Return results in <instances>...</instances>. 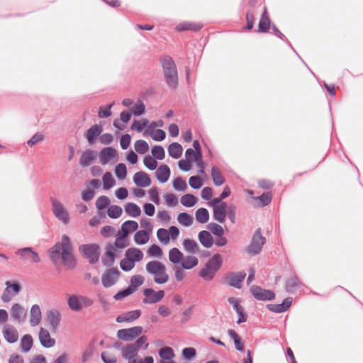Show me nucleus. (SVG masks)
<instances>
[{
	"label": "nucleus",
	"instance_id": "nucleus-49",
	"mask_svg": "<svg viewBox=\"0 0 363 363\" xmlns=\"http://www.w3.org/2000/svg\"><path fill=\"white\" fill-rule=\"evenodd\" d=\"M122 213V208L117 205H112L107 210V214L111 218H118L121 216Z\"/></svg>",
	"mask_w": 363,
	"mask_h": 363
},
{
	"label": "nucleus",
	"instance_id": "nucleus-27",
	"mask_svg": "<svg viewBox=\"0 0 363 363\" xmlns=\"http://www.w3.org/2000/svg\"><path fill=\"white\" fill-rule=\"evenodd\" d=\"M102 130L103 129L101 125H94L86 130L84 136L89 143L91 145L94 143L96 138L101 133Z\"/></svg>",
	"mask_w": 363,
	"mask_h": 363
},
{
	"label": "nucleus",
	"instance_id": "nucleus-17",
	"mask_svg": "<svg viewBox=\"0 0 363 363\" xmlns=\"http://www.w3.org/2000/svg\"><path fill=\"white\" fill-rule=\"evenodd\" d=\"M250 291L252 295L258 300L267 301L274 298V294L272 291L263 289L257 286H252Z\"/></svg>",
	"mask_w": 363,
	"mask_h": 363
},
{
	"label": "nucleus",
	"instance_id": "nucleus-4",
	"mask_svg": "<svg viewBox=\"0 0 363 363\" xmlns=\"http://www.w3.org/2000/svg\"><path fill=\"white\" fill-rule=\"evenodd\" d=\"M139 350L133 345L128 344L121 348L122 357L127 361V363H154V359L151 356L141 358L138 354Z\"/></svg>",
	"mask_w": 363,
	"mask_h": 363
},
{
	"label": "nucleus",
	"instance_id": "nucleus-40",
	"mask_svg": "<svg viewBox=\"0 0 363 363\" xmlns=\"http://www.w3.org/2000/svg\"><path fill=\"white\" fill-rule=\"evenodd\" d=\"M198 263L197 257L193 255H188L183 257L181 265L185 269H191L196 267Z\"/></svg>",
	"mask_w": 363,
	"mask_h": 363
},
{
	"label": "nucleus",
	"instance_id": "nucleus-18",
	"mask_svg": "<svg viewBox=\"0 0 363 363\" xmlns=\"http://www.w3.org/2000/svg\"><path fill=\"white\" fill-rule=\"evenodd\" d=\"M61 313L57 309L50 310L46 314V320L52 330H56L61 322Z\"/></svg>",
	"mask_w": 363,
	"mask_h": 363
},
{
	"label": "nucleus",
	"instance_id": "nucleus-51",
	"mask_svg": "<svg viewBox=\"0 0 363 363\" xmlns=\"http://www.w3.org/2000/svg\"><path fill=\"white\" fill-rule=\"evenodd\" d=\"M134 147L135 151L139 154H145L149 150V145L146 141L138 140L135 143Z\"/></svg>",
	"mask_w": 363,
	"mask_h": 363
},
{
	"label": "nucleus",
	"instance_id": "nucleus-41",
	"mask_svg": "<svg viewBox=\"0 0 363 363\" xmlns=\"http://www.w3.org/2000/svg\"><path fill=\"white\" fill-rule=\"evenodd\" d=\"M182 151L183 148L178 143H173L169 145V155L174 159L179 158L182 155Z\"/></svg>",
	"mask_w": 363,
	"mask_h": 363
},
{
	"label": "nucleus",
	"instance_id": "nucleus-42",
	"mask_svg": "<svg viewBox=\"0 0 363 363\" xmlns=\"http://www.w3.org/2000/svg\"><path fill=\"white\" fill-rule=\"evenodd\" d=\"M125 213L131 217H139L141 214L140 208L134 203H128L125 206Z\"/></svg>",
	"mask_w": 363,
	"mask_h": 363
},
{
	"label": "nucleus",
	"instance_id": "nucleus-22",
	"mask_svg": "<svg viewBox=\"0 0 363 363\" xmlns=\"http://www.w3.org/2000/svg\"><path fill=\"white\" fill-rule=\"evenodd\" d=\"M11 314L12 318L18 323H21L26 318V310L18 303H15L11 307Z\"/></svg>",
	"mask_w": 363,
	"mask_h": 363
},
{
	"label": "nucleus",
	"instance_id": "nucleus-32",
	"mask_svg": "<svg viewBox=\"0 0 363 363\" xmlns=\"http://www.w3.org/2000/svg\"><path fill=\"white\" fill-rule=\"evenodd\" d=\"M138 228V223L136 221L128 220L122 224L119 232L123 233L124 235L128 236L129 234L136 231Z\"/></svg>",
	"mask_w": 363,
	"mask_h": 363
},
{
	"label": "nucleus",
	"instance_id": "nucleus-28",
	"mask_svg": "<svg viewBox=\"0 0 363 363\" xmlns=\"http://www.w3.org/2000/svg\"><path fill=\"white\" fill-rule=\"evenodd\" d=\"M292 303V298L288 297L285 298L281 304H269L267 308L276 313H282L286 311L291 306Z\"/></svg>",
	"mask_w": 363,
	"mask_h": 363
},
{
	"label": "nucleus",
	"instance_id": "nucleus-47",
	"mask_svg": "<svg viewBox=\"0 0 363 363\" xmlns=\"http://www.w3.org/2000/svg\"><path fill=\"white\" fill-rule=\"evenodd\" d=\"M197 198L190 194H186L181 197V203L186 207H192L197 202Z\"/></svg>",
	"mask_w": 363,
	"mask_h": 363
},
{
	"label": "nucleus",
	"instance_id": "nucleus-59",
	"mask_svg": "<svg viewBox=\"0 0 363 363\" xmlns=\"http://www.w3.org/2000/svg\"><path fill=\"white\" fill-rule=\"evenodd\" d=\"M110 204L109 199L106 196L99 197L96 201V206L99 210L106 208Z\"/></svg>",
	"mask_w": 363,
	"mask_h": 363
},
{
	"label": "nucleus",
	"instance_id": "nucleus-55",
	"mask_svg": "<svg viewBox=\"0 0 363 363\" xmlns=\"http://www.w3.org/2000/svg\"><path fill=\"white\" fill-rule=\"evenodd\" d=\"M150 135L151 138L156 141H162L166 137L165 132L162 129L150 130Z\"/></svg>",
	"mask_w": 363,
	"mask_h": 363
},
{
	"label": "nucleus",
	"instance_id": "nucleus-58",
	"mask_svg": "<svg viewBox=\"0 0 363 363\" xmlns=\"http://www.w3.org/2000/svg\"><path fill=\"white\" fill-rule=\"evenodd\" d=\"M116 177L120 179H124L127 174V168L123 163L118 164L115 168Z\"/></svg>",
	"mask_w": 363,
	"mask_h": 363
},
{
	"label": "nucleus",
	"instance_id": "nucleus-30",
	"mask_svg": "<svg viewBox=\"0 0 363 363\" xmlns=\"http://www.w3.org/2000/svg\"><path fill=\"white\" fill-rule=\"evenodd\" d=\"M116 248L113 245H110L107 247L106 252L102 257V262L104 265L107 267H111L113 265L115 261L116 257Z\"/></svg>",
	"mask_w": 363,
	"mask_h": 363
},
{
	"label": "nucleus",
	"instance_id": "nucleus-53",
	"mask_svg": "<svg viewBox=\"0 0 363 363\" xmlns=\"http://www.w3.org/2000/svg\"><path fill=\"white\" fill-rule=\"evenodd\" d=\"M149 121L147 119L135 120L131 125V129L138 132L143 131L147 125Z\"/></svg>",
	"mask_w": 363,
	"mask_h": 363
},
{
	"label": "nucleus",
	"instance_id": "nucleus-7",
	"mask_svg": "<svg viewBox=\"0 0 363 363\" xmlns=\"http://www.w3.org/2000/svg\"><path fill=\"white\" fill-rule=\"evenodd\" d=\"M179 230L176 226H171L168 230L160 228L157 231V237L160 242L167 245L170 239L176 240L179 235Z\"/></svg>",
	"mask_w": 363,
	"mask_h": 363
},
{
	"label": "nucleus",
	"instance_id": "nucleus-46",
	"mask_svg": "<svg viewBox=\"0 0 363 363\" xmlns=\"http://www.w3.org/2000/svg\"><path fill=\"white\" fill-rule=\"evenodd\" d=\"M182 245L184 250L189 252H196L199 249V247L196 241L191 239L187 238L184 240Z\"/></svg>",
	"mask_w": 363,
	"mask_h": 363
},
{
	"label": "nucleus",
	"instance_id": "nucleus-23",
	"mask_svg": "<svg viewBox=\"0 0 363 363\" xmlns=\"http://www.w3.org/2000/svg\"><path fill=\"white\" fill-rule=\"evenodd\" d=\"M245 277V272L232 273L227 277V282L230 286L240 289Z\"/></svg>",
	"mask_w": 363,
	"mask_h": 363
},
{
	"label": "nucleus",
	"instance_id": "nucleus-61",
	"mask_svg": "<svg viewBox=\"0 0 363 363\" xmlns=\"http://www.w3.org/2000/svg\"><path fill=\"white\" fill-rule=\"evenodd\" d=\"M135 264V263H133L128 257L125 256L120 262L121 268L125 272H128L133 269Z\"/></svg>",
	"mask_w": 363,
	"mask_h": 363
},
{
	"label": "nucleus",
	"instance_id": "nucleus-39",
	"mask_svg": "<svg viewBox=\"0 0 363 363\" xmlns=\"http://www.w3.org/2000/svg\"><path fill=\"white\" fill-rule=\"evenodd\" d=\"M211 174L213 184L216 186H221L225 183V179L218 168L213 167L211 168Z\"/></svg>",
	"mask_w": 363,
	"mask_h": 363
},
{
	"label": "nucleus",
	"instance_id": "nucleus-48",
	"mask_svg": "<svg viewBox=\"0 0 363 363\" xmlns=\"http://www.w3.org/2000/svg\"><path fill=\"white\" fill-rule=\"evenodd\" d=\"M178 222L184 226H190L193 223V217L187 213H181L177 216Z\"/></svg>",
	"mask_w": 363,
	"mask_h": 363
},
{
	"label": "nucleus",
	"instance_id": "nucleus-20",
	"mask_svg": "<svg viewBox=\"0 0 363 363\" xmlns=\"http://www.w3.org/2000/svg\"><path fill=\"white\" fill-rule=\"evenodd\" d=\"M38 336L40 342L44 347L50 348L55 345V340L50 336L47 329L41 328Z\"/></svg>",
	"mask_w": 363,
	"mask_h": 363
},
{
	"label": "nucleus",
	"instance_id": "nucleus-29",
	"mask_svg": "<svg viewBox=\"0 0 363 363\" xmlns=\"http://www.w3.org/2000/svg\"><path fill=\"white\" fill-rule=\"evenodd\" d=\"M96 157V152L93 150H86L82 153L79 160V164L82 167H87L94 162Z\"/></svg>",
	"mask_w": 363,
	"mask_h": 363
},
{
	"label": "nucleus",
	"instance_id": "nucleus-9",
	"mask_svg": "<svg viewBox=\"0 0 363 363\" xmlns=\"http://www.w3.org/2000/svg\"><path fill=\"white\" fill-rule=\"evenodd\" d=\"M52 206L55 217L64 224H67L69 222V216L63 204L60 201L52 199Z\"/></svg>",
	"mask_w": 363,
	"mask_h": 363
},
{
	"label": "nucleus",
	"instance_id": "nucleus-21",
	"mask_svg": "<svg viewBox=\"0 0 363 363\" xmlns=\"http://www.w3.org/2000/svg\"><path fill=\"white\" fill-rule=\"evenodd\" d=\"M133 182L140 188L148 187L151 184V179L145 172H136L133 176Z\"/></svg>",
	"mask_w": 363,
	"mask_h": 363
},
{
	"label": "nucleus",
	"instance_id": "nucleus-44",
	"mask_svg": "<svg viewBox=\"0 0 363 363\" xmlns=\"http://www.w3.org/2000/svg\"><path fill=\"white\" fill-rule=\"evenodd\" d=\"M129 245L128 236L124 235L123 233L118 232L116 238L114 242V247L123 249Z\"/></svg>",
	"mask_w": 363,
	"mask_h": 363
},
{
	"label": "nucleus",
	"instance_id": "nucleus-1",
	"mask_svg": "<svg viewBox=\"0 0 363 363\" xmlns=\"http://www.w3.org/2000/svg\"><path fill=\"white\" fill-rule=\"evenodd\" d=\"M50 259L56 263L62 257L64 264L68 269L75 267L76 261L73 255V249L69 237L64 235L61 242L56 243L49 250Z\"/></svg>",
	"mask_w": 363,
	"mask_h": 363
},
{
	"label": "nucleus",
	"instance_id": "nucleus-57",
	"mask_svg": "<svg viewBox=\"0 0 363 363\" xmlns=\"http://www.w3.org/2000/svg\"><path fill=\"white\" fill-rule=\"evenodd\" d=\"M145 279L142 275H134L130 279V285L129 287L134 289V291L135 289L141 286L144 283Z\"/></svg>",
	"mask_w": 363,
	"mask_h": 363
},
{
	"label": "nucleus",
	"instance_id": "nucleus-54",
	"mask_svg": "<svg viewBox=\"0 0 363 363\" xmlns=\"http://www.w3.org/2000/svg\"><path fill=\"white\" fill-rule=\"evenodd\" d=\"M173 187L179 191H184L187 189L186 182L181 177H177L173 181Z\"/></svg>",
	"mask_w": 363,
	"mask_h": 363
},
{
	"label": "nucleus",
	"instance_id": "nucleus-62",
	"mask_svg": "<svg viewBox=\"0 0 363 363\" xmlns=\"http://www.w3.org/2000/svg\"><path fill=\"white\" fill-rule=\"evenodd\" d=\"M145 106L143 101H138L133 106L132 108L133 113L135 116H140L145 113Z\"/></svg>",
	"mask_w": 363,
	"mask_h": 363
},
{
	"label": "nucleus",
	"instance_id": "nucleus-8",
	"mask_svg": "<svg viewBox=\"0 0 363 363\" xmlns=\"http://www.w3.org/2000/svg\"><path fill=\"white\" fill-rule=\"evenodd\" d=\"M265 243V238L262 235L260 229H257L253 237L250 245L247 247V253L255 255L259 253Z\"/></svg>",
	"mask_w": 363,
	"mask_h": 363
},
{
	"label": "nucleus",
	"instance_id": "nucleus-31",
	"mask_svg": "<svg viewBox=\"0 0 363 363\" xmlns=\"http://www.w3.org/2000/svg\"><path fill=\"white\" fill-rule=\"evenodd\" d=\"M227 203H222L219 206H215L213 208V218L215 220L223 223L226 217Z\"/></svg>",
	"mask_w": 363,
	"mask_h": 363
},
{
	"label": "nucleus",
	"instance_id": "nucleus-14",
	"mask_svg": "<svg viewBox=\"0 0 363 363\" xmlns=\"http://www.w3.org/2000/svg\"><path fill=\"white\" fill-rule=\"evenodd\" d=\"M143 294L145 298L143 300V303L151 304L160 301L164 296V291L163 290L155 291L152 289H145L143 291Z\"/></svg>",
	"mask_w": 363,
	"mask_h": 363
},
{
	"label": "nucleus",
	"instance_id": "nucleus-12",
	"mask_svg": "<svg viewBox=\"0 0 363 363\" xmlns=\"http://www.w3.org/2000/svg\"><path fill=\"white\" fill-rule=\"evenodd\" d=\"M15 254L19 256L20 259L23 260H28L33 263L40 262L38 252L34 251L31 247L18 249L16 251Z\"/></svg>",
	"mask_w": 363,
	"mask_h": 363
},
{
	"label": "nucleus",
	"instance_id": "nucleus-2",
	"mask_svg": "<svg viewBox=\"0 0 363 363\" xmlns=\"http://www.w3.org/2000/svg\"><path fill=\"white\" fill-rule=\"evenodd\" d=\"M145 269L157 284H164L169 281L166 266L158 260L148 262L145 265Z\"/></svg>",
	"mask_w": 363,
	"mask_h": 363
},
{
	"label": "nucleus",
	"instance_id": "nucleus-50",
	"mask_svg": "<svg viewBox=\"0 0 363 363\" xmlns=\"http://www.w3.org/2000/svg\"><path fill=\"white\" fill-rule=\"evenodd\" d=\"M116 184V181L111 172H106L103 177V186L106 190L110 189Z\"/></svg>",
	"mask_w": 363,
	"mask_h": 363
},
{
	"label": "nucleus",
	"instance_id": "nucleus-52",
	"mask_svg": "<svg viewBox=\"0 0 363 363\" xmlns=\"http://www.w3.org/2000/svg\"><path fill=\"white\" fill-rule=\"evenodd\" d=\"M161 359H174L175 357L173 350L169 347H164L159 350Z\"/></svg>",
	"mask_w": 363,
	"mask_h": 363
},
{
	"label": "nucleus",
	"instance_id": "nucleus-60",
	"mask_svg": "<svg viewBox=\"0 0 363 363\" xmlns=\"http://www.w3.org/2000/svg\"><path fill=\"white\" fill-rule=\"evenodd\" d=\"M153 157L157 160H163L165 157L164 150L162 146L155 145L152 149Z\"/></svg>",
	"mask_w": 363,
	"mask_h": 363
},
{
	"label": "nucleus",
	"instance_id": "nucleus-10",
	"mask_svg": "<svg viewBox=\"0 0 363 363\" xmlns=\"http://www.w3.org/2000/svg\"><path fill=\"white\" fill-rule=\"evenodd\" d=\"M84 256L87 258L91 264H94L99 260L100 255L99 246L96 244L84 245L80 247Z\"/></svg>",
	"mask_w": 363,
	"mask_h": 363
},
{
	"label": "nucleus",
	"instance_id": "nucleus-64",
	"mask_svg": "<svg viewBox=\"0 0 363 363\" xmlns=\"http://www.w3.org/2000/svg\"><path fill=\"white\" fill-rule=\"evenodd\" d=\"M208 228L213 234L218 237H220L224 234V230L223 227L217 223H210Z\"/></svg>",
	"mask_w": 363,
	"mask_h": 363
},
{
	"label": "nucleus",
	"instance_id": "nucleus-38",
	"mask_svg": "<svg viewBox=\"0 0 363 363\" xmlns=\"http://www.w3.org/2000/svg\"><path fill=\"white\" fill-rule=\"evenodd\" d=\"M168 257L170 262L173 264H179L182 261L184 255L178 248L173 247L169 250Z\"/></svg>",
	"mask_w": 363,
	"mask_h": 363
},
{
	"label": "nucleus",
	"instance_id": "nucleus-13",
	"mask_svg": "<svg viewBox=\"0 0 363 363\" xmlns=\"http://www.w3.org/2000/svg\"><path fill=\"white\" fill-rule=\"evenodd\" d=\"M120 272L116 268L106 270L101 277V282L104 287L108 288L114 285L119 278Z\"/></svg>",
	"mask_w": 363,
	"mask_h": 363
},
{
	"label": "nucleus",
	"instance_id": "nucleus-3",
	"mask_svg": "<svg viewBox=\"0 0 363 363\" xmlns=\"http://www.w3.org/2000/svg\"><path fill=\"white\" fill-rule=\"evenodd\" d=\"M161 62L167 84L172 88H175L177 84L178 74L173 60L169 56H165Z\"/></svg>",
	"mask_w": 363,
	"mask_h": 363
},
{
	"label": "nucleus",
	"instance_id": "nucleus-35",
	"mask_svg": "<svg viewBox=\"0 0 363 363\" xmlns=\"http://www.w3.org/2000/svg\"><path fill=\"white\" fill-rule=\"evenodd\" d=\"M198 238L200 242L203 247L206 248H210L213 246L214 242L213 238L208 231L202 230L199 232Z\"/></svg>",
	"mask_w": 363,
	"mask_h": 363
},
{
	"label": "nucleus",
	"instance_id": "nucleus-33",
	"mask_svg": "<svg viewBox=\"0 0 363 363\" xmlns=\"http://www.w3.org/2000/svg\"><path fill=\"white\" fill-rule=\"evenodd\" d=\"M270 28V19L267 13V9L265 7L261 18L259 22L258 32L266 33Z\"/></svg>",
	"mask_w": 363,
	"mask_h": 363
},
{
	"label": "nucleus",
	"instance_id": "nucleus-5",
	"mask_svg": "<svg viewBox=\"0 0 363 363\" xmlns=\"http://www.w3.org/2000/svg\"><path fill=\"white\" fill-rule=\"evenodd\" d=\"M223 260L219 254L214 255L201 270L200 276L206 281L211 280L222 266Z\"/></svg>",
	"mask_w": 363,
	"mask_h": 363
},
{
	"label": "nucleus",
	"instance_id": "nucleus-56",
	"mask_svg": "<svg viewBox=\"0 0 363 363\" xmlns=\"http://www.w3.org/2000/svg\"><path fill=\"white\" fill-rule=\"evenodd\" d=\"M147 337L145 335L140 336L134 343H129V345H133L138 350H140L141 347H144V349H147L149 346V344L147 342Z\"/></svg>",
	"mask_w": 363,
	"mask_h": 363
},
{
	"label": "nucleus",
	"instance_id": "nucleus-37",
	"mask_svg": "<svg viewBox=\"0 0 363 363\" xmlns=\"http://www.w3.org/2000/svg\"><path fill=\"white\" fill-rule=\"evenodd\" d=\"M203 25L197 23L184 22L177 26V31L193 30L198 31L202 28Z\"/></svg>",
	"mask_w": 363,
	"mask_h": 363
},
{
	"label": "nucleus",
	"instance_id": "nucleus-25",
	"mask_svg": "<svg viewBox=\"0 0 363 363\" xmlns=\"http://www.w3.org/2000/svg\"><path fill=\"white\" fill-rule=\"evenodd\" d=\"M125 256L135 264V262H139L143 259L144 254L143 251L138 248L130 247L125 251Z\"/></svg>",
	"mask_w": 363,
	"mask_h": 363
},
{
	"label": "nucleus",
	"instance_id": "nucleus-11",
	"mask_svg": "<svg viewBox=\"0 0 363 363\" xmlns=\"http://www.w3.org/2000/svg\"><path fill=\"white\" fill-rule=\"evenodd\" d=\"M142 333L143 328L141 326L121 329L117 332V337L124 341H131L138 337Z\"/></svg>",
	"mask_w": 363,
	"mask_h": 363
},
{
	"label": "nucleus",
	"instance_id": "nucleus-26",
	"mask_svg": "<svg viewBox=\"0 0 363 363\" xmlns=\"http://www.w3.org/2000/svg\"><path fill=\"white\" fill-rule=\"evenodd\" d=\"M141 314L140 310H134L125 313L116 318L118 323H128L138 319Z\"/></svg>",
	"mask_w": 363,
	"mask_h": 363
},
{
	"label": "nucleus",
	"instance_id": "nucleus-43",
	"mask_svg": "<svg viewBox=\"0 0 363 363\" xmlns=\"http://www.w3.org/2000/svg\"><path fill=\"white\" fill-rule=\"evenodd\" d=\"M33 345V340L30 335H25L21 340V347L23 352H28L30 350Z\"/></svg>",
	"mask_w": 363,
	"mask_h": 363
},
{
	"label": "nucleus",
	"instance_id": "nucleus-34",
	"mask_svg": "<svg viewBox=\"0 0 363 363\" xmlns=\"http://www.w3.org/2000/svg\"><path fill=\"white\" fill-rule=\"evenodd\" d=\"M155 175L159 182L164 183L170 177V169L167 165L162 164L157 169Z\"/></svg>",
	"mask_w": 363,
	"mask_h": 363
},
{
	"label": "nucleus",
	"instance_id": "nucleus-15",
	"mask_svg": "<svg viewBox=\"0 0 363 363\" xmlns=\"http://www.w3.org/2000/svg\"><path fill=\"white\" fill-rule=\"evenodd\" d=\"M2 335L4 338L11 344L18 340L19 335L17 329L12 325L6 323L3 326Z\"/></svg>",
	"mask_w": 363,
	"mask_h": 363
},
{
	"label": "nucleus",
	"instance_id": "nucleus-6",
	"mask_svg": "<svg viewBox=\"0 0 363 363\" xmlns=\"http://www.w3.org/2000/svg\"><path fill=\"white\" fill-rule=\"evenodd\" d=\"M67 304L72 311L79 312L84 308L91 306L94 301L87 296L71 295L68 297Z\"/></svg>",
	"mask_w": 363,
	"mask_h": 363
},
{
	"label": "nucleus",
	"instance_id": "nucleus-19",
	"mask_svg": "<svg viewBox=\"0 0 363 363\" xmlns=\"http://www.w3.org/2000/svg\"><path fill=\"white\" fill-rule=\"evenodd\" d=\"M7 287L4 289L1 299L4 302L7 303L9 302L12 298L17 295L20 291V286L18 284H11L9 281L6 284Z\"/></svg>",
	"mask_w": 363,
	"mask_h": 363
},
{
	"label": "nucleus",
	"instance_id": "nucleus-16",
	"mask_svg": "<svg viewBox=\"0 0 363 363\" xmlns=\"http://www.w3.org/2000/svg\"><path fill=\"white\" fill-rule=\"evenodd\" d=\"M99 159L103 164H106L111 160L116 161L118 159L117 151L111 147H105L100 152Z\"/></svg>",
	"mask_w": 363,
	"mask_h": 363
},
{
	"label": "nucleus",
	"instance_id": "nucleus-63",
	"mask_svg": "<svg viewBox=\"0 0 363 363\" xmlns=\"http://www.w3.org/2000/svg\"><path fill=\"white\" fill-rule=\"evenodd\" d=\"M147 254L152 257H160L162 255L163 252L160 246L154 244L148 249Z\"/></svg>",
	"mask_w": 363,
	"mask_h": 363
},
{
	"label": "nucleus",
	"instance_id": "nucleus-24",
	"mask_svg": "<svg viewBox=\"0 0 363 363\" xmlns=\"http://www.w3.org/2000/svg\"><path fill=\"white\" fill-rule=\"evenodd\" d=\"M42 319V313L40 306L37 304L33 305L30 311V323L35 327L38 325Z\"/></svg>",
	"mask_w": 363,
	"mask_h": 363
},
{
	"label": "nucleus",
	"instance_id": "nucleus-36",
	"mask_svg": "<svg viewBox=\"0 0 363 363\" xmlns=\"http://www.w3.org/2000/svg\"><path fill=\"white\" fill-rule=\"evenodd\" d=\"M150 233L147 230H138L134 235V242L139 245H145L150 240Z\"/></svg>",
	"mask_w": 363,
	"mask_h": 363
},
{
	"label": "nucleus",
	"instance_id": "nucleus-45",
	"mask_svg": "<svg viewBox=\"0 0 363 363\" xmlns=\"http://www.w3.org/2000/svg\"><path fill=\"white\" fill-rule=\"evenodd\" d=\"M196 220L200 223H206L209 220V213L205 208H199L195 213Z\"/></svg>",
	"mask_w": 363,
	"mask_h": 363
}]
</instances>
